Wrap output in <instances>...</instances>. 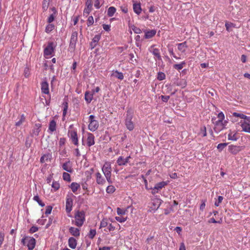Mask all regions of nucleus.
I'll use <instances>...</instances> for the list:
<instances>
[{
	"mask_svg": "<svg viewBox=\"0 0 250 250\" xmlns=\"http://www.w3.org/2000/svg\"><path fill=\"white\" fill-rule=\"evenodd\" d=\"M21 243L28 247V250H33L36 245V240L33 237L26 236L21 239Z\"/></svg>",
	"mask_w": 250,
	"mask_h": 250,
	"instance_id": "f257e3e1",
	"label": "nucleus"
},
{
	"mask_svg": "<svg viewBox=\"0 0 250 250\" xmlns=\"http://www.w3.org/2000/svg\"><path fill=\"white\" fill-rule=\"evenodd\" d=\"M133 117V113L131 110H128L127 111V116L125 119V124L127 128L131 131L134 129V125L133 122L131 121Z\"/></svg>",
	"mask_w": 250,
	"mask_h": 250,
	"instance_id": "f03ea898",
	"label": "nucleus"
},
{
	"mask_svg": "<svg viewBox=\"0 0 250 250\" xmlns=\"http://www.w3.org/2000/svg\"><path fill=\"white\" fill-rule=\"evenodd\" d=\"M85 214L83 211H78L75 214V225L78 227H81L83 224L85 220Z\"/></svg>",
	"mask_w": 250,
	"mask_h": 250,
	"instance_id": "7ed1b4c3",
	"label": "nucleus"
},
{
	"mask_svg": "<svg viewBox=\"0 0 250 250\" xmlns=\"http://www.w3.org/2000/svg\"><path fill=\"white\" fill-rule=\"evenodd\" d=\"M78 40V32L77 31H73L72 33L69 46V51L70 52H74L75 47L76 44Z\"/></svg>",
	"mask_w": 250,
	"mask_h": 250,
	"instance_id": "20e7f679",
	"label": "nucleus"
},
{
	"mask_svg": "<svg viewBox=\"0 0 250 250\" xmlns=\"http://www.w3.org/2000/svg\"><path fill=\"white\" fill-rule=\"evenodd\" d=\"M54 48L53 47V43L52 42H49L44 50V56L51 55L54 52Z\"/></svg>",
	"mask_w": 250,
	"mask_h": 250,
	"instance_id": "39448f33",
	"label": "nucleus"
},
{
	"mask_svg": "<svg viewBox=\"0 0 250 250\" xmlns=\"http://www.w3.org/2000/svg\"><path fill=\"white\" fill-rule=\"evenodd\" d=\"M243 146H236L231 145L229 146V151L233 154H236L243 149Z\"/></svg>",
	"mask_w": 250,
	"mask_h": 250,
	"instance_id": "423d86ee",
	"label": "nucleus"
},
{
	"mask_svg": "<svg viewBox=\"0 0 250 250\" xmlns=\"http://www.w3.org/2000/svg\"><path fill=\"white\" fill-rule=\"evenodd\" d=\"M102 170L107 181L109 182V164L105 163L103 167Z\"/></svg>",
	"mask_w": 250,
	"mask_h": 250,
	"instance_id": "0eeeda50",
	"label": "nucleus"
},
{
	"mask_svg": "<svg viewBox=\"0 0 250 250\" xmlns=\"http://www.w3.org/2000/svg\"><path fill=\"white\" fill-rule=\"evenodd\" d=\"M73 200L70 197H67L66 200V211L67 213H69L72 208Z\"/></svg>",
	"mask_w": 250,
	"mask_h": 250,
	"instance_id": "6e6552de",
	"label": "nucleus"
},
{
	"mask_svg": "<svg viewBox=\"0 0 250 250\" xmlns=\"http://www.w3.org/2000/svg\"><path fill=\"white\" fill-rule=\"evenodd\" d=\"M62 167L63 170L66 171L67 172L70 173H72L73 172V169L72 168V163L70 161H68L64 163L62 165Z\"/></svg>",
	"mask_w": 250,
	"mask_h": 250,
	"instance_id": "1a4fd4ad",
	"label": "nucleus"
},
{
	"mask_svg": "<svg viewBox=\"0 0 250 250\" xmlns=\"http://www.w3.org/2000/svg\"><path fill=\"white\" fill-rule=\"evenodd\" d=\"M42 125L40 124H35L34 128L32 130L31 135L33 136H38L40 131Z\"/></svg>",
	"mask_w": 250,
	"mask_h": 250,
	"instance_id": "9d476101",
	"label": "nucleus"
},
{
	"mask_svg": "<svg viewBox=\"0 0 250 250\" xmlns=\"http://www.w3.org/2000/svg\"><path fill=\"white\" fill-rule=\"evenodd\" d=\"M99 126L98 122L96 121L90 122L88 125V128L92 131H95Z\"/></svg>",
	"mask_w": 250,
	"mask_h": 250,
	"instance_id": "9b49d317",
	"label": "nucleus"
},
{
	"mask_svg": "<svg viewBox=\"0 0 250 250\" xmlns=\"http://www.w3.org/2000/svg\"><path fill=\"white\" fill-rule=\"evenodd\" d=\"M100 36L99 35H97L93 38L90 44L91 49H93L96 46L97 43L100 40Z\"/></svg>",
	"mask_w": 250,
	"mask_h": 250,
	"instance_id": "f8f14e48",
	"label": "nucleus"
},
{
	"mask_svg": "<svg viewBox=\"0 0 250 250\" xmlns=\"http://www.w3.org/2000/svg\"><path fill=\"white\" fill-rule=\"evenodd\" d=\"M130 158V156L127 157L125 158H124L123 157H120L118 160L117 163L120 166L125 165L126 163L128 162V160Z\"/></svg>",
	"mask_w": 250,
	"mask_h": 250,
	"instance_id": "ddd939ff",
	"label": "nucleus"
},
{
	"mask_svg": "<svg viewBox=\"0 0 250 250\" xmlns=\"http://www.w3.org/2000/svg\"><path fill=\"white\" fill-rule=\"evenodd\" d=\"M95 144L94 136L91 133H88L87 139V145L88 146H91Z\"/></svg>",
	"mask_w": 250,
	"mask_h": 250,
	"instance_id": "4468645a",
	"label": "nucleus"
},
{
	"mask_svg": "<svg viewBox=\"0 0 250 250\" xmlns=\"http://www.w3.org/2000/svg\"><path fill=\"white\" fill-rule=\"evenodd\" d=\"M70 133L71 139L72 140V141L73 142L74 145L77 146L78 144V140L77 132L74 131H71Z\"/></svg>",
	"mask_w": 250,
	"mask_h": 250,
	"instance_id": "2eb2a0df",
	"label": "nucleus"
},
{
	"mask_svg": "<svg viewBox=\"0 0 250 250\" xmlns=\"http://www.w3.org/2000/svg\"><path fill=\"white\" fill-rule=\"evenodd\" d=\"M41 89L44 94L49 93L48 84L46 82H43L41 84Z\"/></svg>",
	"mask_w": 250,
	"mask_h": 250,
	"instance_id": "dca6fc26",
	"label": "nucleus"
},
{
	"mask_svg": "<svg viewBox=\"0 0 250 250\" xmlns=\"http://www.w3.org/2000/svg\"><path fill=\"white\" fill-rule=\"evenodd\" d=\"M111 76L117 78L121 80H123L124 78L123 74L119 72L118 71H112Z\"/></svg>",
	"mask_w": 250,
	"mask_h": 250,
	"instance_id": "f3484780",
	"label": "nucleus"
},
{
	"mask_svg": "<svg viewBox=\"0 0 250 250\" xmlns=\"http://www.w3.org/2000/svg\"><path fill=\"white\" fill-rule=\"evenodd\" d=\"M68 245L70 248L71 249H75L77 246V241L73 237L69 238L68 240Z\"/></svg>",
	"mask_w": 250,
	"mask_h": 250,
	"instance_id": "a211bd4d",
	"label": "nucleus"
},
{
	"mask_svg": "<svg viewBox=\"0 0 250 250\" xmlns=\"http://www.w3.org/2000/svg\"><path fill=\"white\" fill-rule=\"evenodd\" d=\"M69 232L74 236L78 237L80 235V229H79L70 227L69 228Z\"/></svg>",
	"mask_w": 250,
	"mask_h": 250,
	"instance_id": "6ab92c4d",
	"label": "nucleus"
},
{
	"mask_svg": "<svg viewBox=\"0 0 250 250\" xmlns=\"http://www.w3.org/2000/svg\"><path fill=\"white\" fill-rule=\"evenodd\" d=\"M133 10L137 14H140L142 11L140 3H133Z\"/></svg>",
	"mask_w": 250,
	"mask_h": 250,
	"instance_id": "aec40b11",
	"label": "nucleus"
},
{
	"mask_svg": "<svg viewBox=\"0 0 250 250\" xmlns=\"http://www.w3.org/2000/svg\"><path fill=\"white\" fill-rule=\"evenodd\" d=\"M241 126L242 127L243 131L246 132H250V125L246 122L242 124Z\"/></svg>",
	"mask_w": 250,
	"mask_h": 250,
	"instance_id": "412c9836",
	"label": "nucleus"
},
{
	"mask_svg": "<svg viewBox=\"0 0 250 250\" xmlns=\"http://www.w3.org/2000/svg\"><path fill=\"white\" fill-rule=\"evenodd\" d=\"M156 31L155 30H151L145 33V37L146 39H150L156 34Z\"/></svg>",
	"mask_w": 250,
	"mask_h": 250,
	"instance_id": "4be33fe9",
	"label": "nucleus"
},
{
	"mask_svg": "<svg viewBox=\"0 0 250 250\" xmlns=\"http://www.w3.org/2000/svg\"><path fill=\"white\" fill-rule=\"evenodd\" d=\"M218 117L219 119L218 121L216 122V125H221L223 126V120L224 119V115L223 112H221L218 114Z\"/></svg>",
	"mask_w": 250,
	"mask_h": 250,
	"instance_id": "5701e85b",
	"label": "nucleus"
},
{
	"mask_svg": "<svg viewBox=\"0 0 250 250\" xmlns=\"http://www.w3.org/2000/svg\"><path fill=\"white\" fill-rule=\"evenodd\" d=\"M150 52L159 60H161L159 50L157 48H153Z\"/></svg>",
	"mask_w": 250,
	"mask_h": 250,
	"instance_id": "b1692460",
	"label": "nucleus"
},
{
	"mask_svg": "<svg viewBox=\"0 0 250 250\" xmlns=\"http://www.w3.org/2000/svg\"><path fill=\"white\" fill-rule=\"evenodd\" d=\"M167 185V183L166 182H161L159 183H157L155 185L154 187V190H160L164 187Z\"/></svg>",
	"mask_w": 250,
	"mask_h": 250,
	"instance_id": "393cba45",
	"label": "nucleus"
},
{
	"mask_svg": "<svg viewBox=\"0 0 250 250\" xmlns=\"http://www.w3.org/2000/svg\"><path fill=\"white\" fill-rule=\"evenodd\" d=\"M187 42H186L178 44V49L182 52L185 51L186 48H187Z\"/></svg>",
	"mask_w": 250,
	"mask_h": 250,
	"instance_id": "a878e982",
	"label": "nucleus"
},
{
	"mask_svg": "<svg viewBox=\"0 0 250 250\" xmlns=\"http://www.w3.org/2000/svg\"><path fill=\"white\" fill-rule=\"evenodd\" d=\"M80 187V185L76 183H72L70 185V188L72 191L75 193Z\"/></svg>",
	"mask_w": 250,
	"mask_h": 250,
	"instance_id": "bb28decb",
	"label": "nucleus"
},
{
	"mask_svg": "<svg viewBox=\"0 0 250 250\" xmlns=\"http://www.w3.org/2000/svg\"><path fill=\"white\" fill-rule=\"evenodd\" d=\"M93 98V95L89 92H86L85 93V100L88 103L91 102Z\"/></svg>",
	"mask_w": 250,
	"mask_h": 250,
	"instance_id": "cd10ccee",
	"label": "nucleus"
},
{
	"mask_svg": "<svg viewBox=\"0 0 250 250\" xmlns=\"http://www.w3.org/2000/svg\"><path fill=\"white\" fill-rule=\"evenodd\" d=\"M129 27L136 34H140L142 32L141 30L139 28L137 27L136 26H135L134 25H129Z\"/></svg>",
	"mask_w": 250,
	"mask_h": 250,
	"instance_id": "c85d7f7f",
	"label": "nucleus"
},
{
	"mask_svg": "<svg viewBox=\"0 0 250 250\" xmlns=\"http://www.w3.org/2000/svg\"><path fill=\"white\" fill-rule=\"evenodd\" d=\"M233 115L234 116H235V117H240L241 119H246L249 122L250 121L249 118L248 117L245 115H244V114H242L238 113H236V112H234L233 113Z\"/></svg>",
	"mask_w": 250,
	"mask_h": 250,
	"instance_id": "c756f323",
	"label": "nucleus"
},
{
	"mask_svg": "<svg viewBox=\"0 0 250 250\" xmlns=\"http://www.w3.org/2000/svg\"><path fill=\"white\" fill-rule=\"evenodd\" d=\"M56 122L54 120L51 121L49 124V130L52 132L56 130Z\"/></svg>",
	"mask_w": 250,
	"mask_h": 250,
	"instance_id": "7c9ffc66",
	"label": "nucleus"
},
{
	"mask_svg": "<svg viewBox=\"0 0 250 250\" xmlns=\"http://www.w3.org/2000/svg\"><path fill=\"white\" fill-rule=\"evenodd\" d=\"M91 6H86V7L84 8L83 10V15L87 17L91 12Z\"/></svg>",
	"mask_w": 250,
	"mask_h": 250,
	"instance_id": "2f4dec72",
	"label": "nucleus"
},
{
	"mask_svg": "<svg viewBox=\"0 0 250 250\" xmlns=\"http://www.w3.org/2000/svg\"><path fill=\"white\" fill-rule=\"evenodd\" d=\"M50 0H43L42 3V9L44 11H46L49 6Z\"/></svg>",
	"mask_w": 250,
	"mask_h": 250,
	"instance_id": "473e14b6",
	"label": "nucleus"
},
{
	"mask_svg": "<svg viewBox=\"0 0 250 250\" xmlns=\"http://www.w3.org/2000/svg\"><path fill=\"white\" fill-rule=\"evenodd\" d=\"M104 181V180L102 177L101 174L99 173H97V182L98 184H103Z\"/></svg>",
	"mask_w": 250,
	"mask_h": 250,
	"instance_id": "72a5a7b5",
	"label": "nucleus"
},
{
	"mask_svg": "<svg viewBox=\"0 0 250 250\" xmlns=\"http://www.w3.org/2000/svg\"><path fill=\"white\" fill-rule=\"evenodd\" d=\"M54 28V25L53 24H49L47 25L45 28V32L46 33H50Z\"/></svg>",
	"mask_w": 250,
	"mask_h": 250,
	"instance_id": "f704fd0d",
	"label": "nucleus"
},
{
	"mask_svg": "<svg viewBox=\"0 0 250 250\" xmlns=\"http://www.w3.org/2000/svg\"><path fill=\"white\" fill-rule=\"evenodd\" d=\"M34 200L38 202V203L42 207L45 206V204L40 199L39 196L36 195L34 197Z\"/></svg>",
	"mask_w": 250,
	"mask_h": 250,
	"instance_id": "c9c22d12",
	"label": "nucleus"
},
{
	"mask_svg": "<svg viewBox=\"0 0 250 250\" xmlns=\"http://www.w3.org/2000/svg\"><path fill=\"white\" fill-rule=\"evenodd\" d=\"M185 64V62H182V63L180 64H175L173 65V67L177 70H181L182 69L184 65Z\"/></svg>",
	"mask_w": 250,
	"mask_h": 250,
	"instance_id": "e433bc0d",
	"label": "nucleus"
},
{
	"mask_svg": "<svg viewBox=\"0 0 250 250\" xmlns=\"http://www.w3.org/2000/svg\"><path fill=\"white\" fill-rule=\"evenodd\" d=\"M49 154H45L43 155L40 159V162L42 163H43L47 161V160L49 158Z\"/></svg>",
	"mask_w": 250,
	"mask_h": 250,
	"instance_id": "4c0bfd02",
	"label": "nucleus"
},
{
	"mask_svg": "<svg viewBox=\"0 0 250 250\" xmlns=\"http://www.w3.org/2000/svg\"><path fill=\"white\" fill-rule=\"evenodd\" d=\"M107 219H104L101 223L100 229L102 230L103 228H105L107 226Z\"/></svg>",
	"mask_w": 250,
	"mask_h": 250,
	"instance_id": "58836bf2",
	"label": "nucleus"
},
{
	"mask_svg": "<svg viewBox=\"0 0 250 250\" xmlns=\"http://www.w3.org/2000/svg\"><path fill=\"white\" fill-rule=\"evenodd\" d=\"M166 75L163 72H159L158 74L157 79L159 81L163 80L165 79Z\"/></svg>",
	"mask_w": 250,
	"mask_h": 250,
	"instance_id": "ea45409f",
	"label": "nucleus"
},
{
	"mask_svg": "<svg viewBox=\"0 0 250 250\" xmlns=\"http://www.w3.org/2000/svg\"><path fill=\"white\" fill-rule=\"evenodd\" d=\"M63 179L65 181H70V176L66 172H64L62 175Z\"/></svg>",
	"mask_w": 250,
	"mask_h": 250,
	"instance_id": "a19ab883",
	"label": "nucleus"
},
{
	"mask_svg": "<svg viewBox=\"0 0 250 250\" xmlns=\"http://www.w3.org/2000/svg\"><path fill=\"white\" fill-rule=\"evenodd\" d=\"M96 234V231L95 229H90L89 233L88 234V237L91 238L93 239L94 237L95 236Z\"/></svg>",
	"mask_w": 250,
	"mask_h": 250,
	"instance_id": "79ce46f5",
	"label": "nucleus"
},
{
	"mask_svg": "<svg viewBox=\"0 0 250 250\" xmlns=\"http://www.w3.org/2000/svg\"><path fill=\"white\" fill-rule=\"evenodd\" d=\"M24 121H25V117L23 115H22L21 117L20 120L16 123V126L21 125L22 124V123L24 122Z\"/></svg>",
	"mask_w": 250,
	"mask_h": 250,
	"instance_id": "37998d69",
	"label": "nucleus"
},
{
	"mask_svg": "<svg viewBox=\"0 0 250 250\" xmlns=\"http://www.w3.org/2000/svg\"><path fill=\"white\" fill-rule=\"evenodd\" d=\"M228 145L227 143H221L218 145L217 146V148L220 150L221 151L224 148H225Z\"/></svg>",
	"mask_w": 250,
	"mask_h": 250,
	"instance_id": "c03bdc74",
	"label": "nucleus"
},
{
	"mask_svg": "<svg viewBox=\"0 0 250 250\" xmlns=\"http://www.w3.org/2000/svg\"><path fill=\"white\" fill-rule=\"evenodd\" d=\"M63 104L64 107H63L62 115H63V116H65L66 114L67 110L68 108V104L67 102H65V103H63Z\"/></svg>",
	"mask_w": 250,
	"mask_h": 250,
	"instance_id": "a18cd8bd",
	"label": "nucleus"
},
{
	"mask_svg": "<svg viewBox=\"0 0 250 250\" xmlns=\"http://www.w3.org/2000/svg\"><path fill=\"white\" fill-rule=\"evenodd\" d=\"M94 23V19L92 16H89L87 20V25L88 26L92 25Z\"/></svg>",
	"mask_w": 250,
	"mask_h": 250,
	"instance_id": "49530a36",
	"label": "nucleus"
},
{
	"mask_svg": "<svg viewBox=\"0 0 250 250\" xmlns=\"http://www.w3.org/2000/svg\"><path fill=\"white\" fill-rule=\"evenodd\" d=\"M52 187L53 188H54L55 190H57L60 188V184L56 182H53V183L52 184Z\"/></svg>",
	"mask_w": 250,
	"mask_h": 250,
	"instance_id": "de8ad7c7",
	"label": "nucleus"
},
{
	"mask_svg": "<svg viewBox=\"0 0 250 250\" xmlns=\"http://www.w3.org/2000/svg\"><path fill=\"white\" fill-rule=\"evenodd\" d=\"M129 56L130 57V62L131 63H134V62H137V60L134 58V56L133 54L130 53Z\"/></svg>",
	"mask_w": 250,
	"mask_h": 250,
	"instance_id": "09e8293b",
	"label": "nucleus"
},
{
	"mask_svg": "<svg viewBox=\"0 0 250 250\" xmlns=\"http://www.w3.org/2000/svg\"><path fill=\"white\" fill-rule=\"evenodd\" d=\"M200 133L203 134V137H205L207 135L206 128L205 126H203L200 128Z\"/></svg>",
	"mask_w": 250,
	"mask_h": 250,
	"instance_id": "8fccbe9b",
	"label": "nucleus"
},
{
	"mask_svg": "<svg viewBox=\"0 0 250 250\" xmlns=\"http://www.w3.org/2000/svg\"><path fill=\"white\" fill-rule=\"evenodd\" d=\"M52 209V207L50 206H48L46 207V209L45 212V214L48 215L51 213Z\"/></svg>",
	"mask_w": 250,
	"mask_h": 250,
	"instance_id": "3c124183",
	"label": "nucleus"
},
{
	"mask_svg": "<svg viewBox=\"0 0 250 250\" xmlns=\"http://www.w3.org/2000/svg\"><path fill=\"white\" fill-rule=\"evenodd\" d=\"M117 212L118 215H123L125 214V210L118 208H117Z\"/></svg>",
	"mask_w": 250,
	"mask_h": 250,
	"instance_id": "603ef678",
	"label": "nucleus"
},
{
	"mask_svg": "<svg viewBox=\"0 0 250 250\" xmlns=\"http://www.w3.org/2000/svg\"><path fill=\"white\" fill-rule=\"evenodd\" d=\"M223 199V197L221 196H218V202L215 203V205L217 207L219 206V204L222 202V200Z\"/></svg>",
	"mask_w": 250,
	"mask_h": 250,
	"instance_id": "864d4df0",
	"label": "nucleus"
},
{
	"mask_svg": "<svg viewBox=\"0 0 250 250\" xmlns=\"http://www.w3.org/2000/svg\"><path fill=\"white\" fill-rule=\"evenodd\" d=\"M154 236H150L147 238L146 240V242L148 244H151L153 243V240Z\"/></svg>",
	"mask_w": 250,
	"mask_h": 250,
	"instance_id": "5fc2aeb1",
	"label": "nucleus"
},
{
	"mask_svg": "<svg viewBox=\"0 0 250 250\" xmlns=\"http://www.w3.org/2000/svg\"><path fill=\"white\" fill-rule=\"evenodd\" d=\"M161 97L162 100L163 102H167V101L169 99V96H163V95H162Z\"/></svg>",
	"mask_w": 250,
	"mask_h": 250,
	"instance_id": "6e6d98bb",
	"label": "nucleus"
},
{
	"mask_svg": "<svg viewBox=\"0 0 250 250\" xmlns=\"http://www.w3.org/2000/svg\"><path fill=\"white\" fill-rule=\"evenodd\" d=\"M228 139L229 140L235 141L236 140V138L235 135H231V134H229L228 135Z\"/></svg>",
	"mask_w": 250,
	"mask_h": 250,
	"instance_id": "4d7b16f0",
	"label": "nucleus"
},
{
	"mask_svg": "<svg viewBox=\"0 0 250 250\" xmlns=\"http://www.w3.org/2000/svg\"><path fill=\"white\" fill-rule=\"evenodd\" d=\"M29 138L27 137L25 142V146L27 148H29L31 146V141L28 140Z\"/></svg>",
	"mask_w": 250,
	"mask_h": 250,
	"instance_id": "13d9d810",
	"label": "nucleus"
},
{
	"mask_svg": "<svg viewBox=\"0 0 250 250\" xmlns=\"http://www.w3.org/2000/svg\"><path fill=\"white\" fill-rule=\"evenodd\" d=\"M38 230V228L37 227L33 226L30 229L29 231L30 233H34V232H36Z\"/></svg>",
	"mask_w": 250,
	"mask_h": 250,
	"instance_id": "bf43d9fd",
	"label": "nucleus"
},
{
	"mask_svg": "<svg viewBox=\"0 0 250 250\" xmlns=\"http://www.w3.org/2000/svg\"><path fill=\"white\" fill-rule=\"evenodd\" d=\"M116 219L120 222H124L126 220V219L122 217H116Z\"/></svg>",
	"mask_w": 250,
	"mask_h": 250,
	"instance_id": "052dcab7",
	"label": "nucleus"
},
{
	"mask_svg": "<svg viewBox=\"0 0 250 250\" xmlns=\"http://www.w3.org/2000/svg\"><path fill=\"white\" fill-rule=\"evenodd\" d=\"M55 17L53 14H51L48 19L47 21L49 23H51L54 20Z\"/></svg>",
	"mask_w": 250,
	"mask_h": 250,
	"instance_id": "680f3d73",
	"label": "nucleus"
},
{
	"mask_svg": "<svg viewBox=\"0 0 250 250\" xmlns=\"http://www.w3.org/2000/svg\"><path fill=\"white\" fill-rule=\"evenodd\" d=\"M116 12V8L114 7L110 6V17H112Z\"/></svg>",
	"mask_w": 250,
	"mask_h": 250,
	"instance_id": "e2e57ef3",
	"label": "nucleus"
},
{
	"mask_svg": "<svg viewBox=\"0 0 250 250\" xmlns=\"http://www.w3.org/2000/svg\"><path fill=\"white\" fill-rule=\"evenodd\" d=\"M224 125L223 124V126H222L221 125H216V127H215V129L218 128V130H222L224 128Z\"/></svg>",
	"mask_w": 250,
	"mask_h": 250,
	"instance_id": "0e129e2a",
	"label": "nucleus"
},
{
	"mask_svg": "<svg viewBox=\"0 0 250 250\" xmlns=\"http://www.w3.org/2000/svg\"><path fill=\"white\" fill-rule=\"evenodd\" d=\"M85 6H92L91 0H87L85 3Z\"/></svg>",
	"mask_w": 250,
	"mask_h": 250,
	"instance_id": "69168bd1",
	"label": "nucleus"
},
{
	"mask_svg": "<svg viewBox=\"0 0 250 250\" xmlns=\"http://www.w3.org/2000/svg\"><path fill=\"white\" fill-rule=\"evenodd\" d=\"M179 250H186V247L184 243H181Z\"/></svg>",
	"mask_w": 250,
	"mask_h": 250,
	"instance_id": "338daca9",
	"label": "nucleus"
},
{
	"mask_svg": "<svg viewBox=\"0 0 250 250\" xmlns=\"http://www.w3.org/2000/svg\"><path fill=\"white\" fill-rule=\"evenodd\" d=\"M103 28L105 30L108 31L109 30V25L107 24H103Z\"/></svg>",
	"mask_w": 250,
	"mask_h": 250,
	"instance_id": "774afa93",
	"label": "nucleus"
}]
</instances>
